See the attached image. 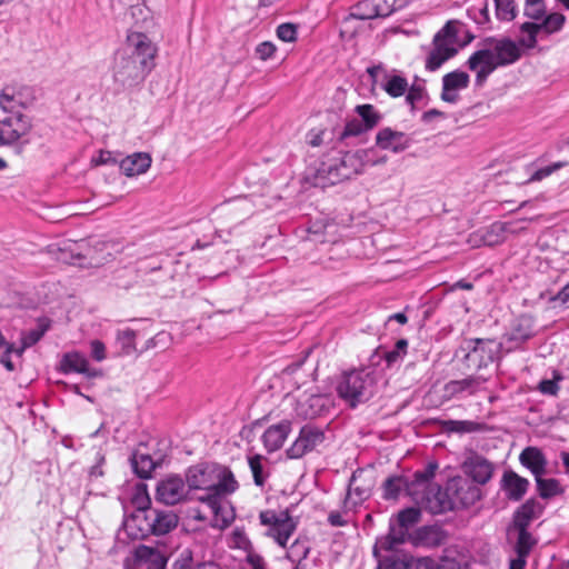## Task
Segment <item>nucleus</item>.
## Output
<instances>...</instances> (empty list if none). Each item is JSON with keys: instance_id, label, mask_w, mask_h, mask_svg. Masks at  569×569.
Wrapping results in <instances>:
<instances>
[{"instance_id": "nucleus-1", "label": "nucleus", "mask_w": 569, "mask_h": 569, "mask_svg": "<svg viewBox=\"0 0 569 569\" xmlns=\"http://www.w3.org/2000/svg\"><path fill=\"white\" fill-rule=\"evenodd\" d=\"M519 46L507 37L482 39L467 61L468 68L476 72V84L481 87L495 70L516 63L521 58Z\"/></svg>"}, {"instance_id": "nucleus-2", "label": "nucleus", "mask_w": 569, "mask_h": 569, "mask_svg": "<svg viewBox=\"0 0 569 569\" xmlns=\"http://www.w3.org/2000/svg\"><path fill=\"white\" fill-rule=\"evenodd\" d=\"M523 16L532 20L519 27L525 34L519 43L527 49L536 48L538 39L559 32L566 22V17L560 12L547 13L545 0H525Z\"/></svg>"}, {"instance_id": "nucleus-3", "label": "nucleus", "mask_w": 569, "mask_h": 569, "mask_svg": "<svg viewBox=\"0 0 569 569\" xmlns=\"http://www.w3.org/2000/svg\"><path fill=\"white\" fill-rule=\"evenodd\" d=\"M376 375L370 369L352 370L343 373L337 392L351 408L368 401L375 393Z\"/></svg>"}, {"instance_id": "nucleus-4", "label": "nucleus", "mask_w": 569, "mask_h": 569, "mask_svg": "<svg viewBox=\"0 0 569 569\" xmlns=\"http://www.w3.org/2000/svg\"><path fill=\"white\" fill-rule=\"evenodd\" d=\"M365 150L356 152H343L339 159L323 161L317 170V180L322 181V186L337 184L351 179L363 169Z\"/></svg>"}, {"instance_id": "nucleus-5", "label": "nucleus", "mask_w": 569, "mask_h": 569, "mask_svg": "<svg viewBox=\"0 0 569 569\" xmlns=\"http://www.w3.org/2000/svg\"><path fill=\"white\" fill-rule=\"evenodd\" d=\"M461 350L466 351L462 358L463 368L478 372L499 357L501 343L495 339L473 338L466 340Z\"/></svg>"}, {"instance_id": "nucleus-6", "label": "nucleus", "mask_w": 569, "mask_h": 569, "mask_svg": "<svg viewBox=\"0 0 569 569\" xmlns=\"http://www.w3.org/2000/svg\"><path fill=\"white\" fill-rule=\"evenodd\" d=\"M419 508L409 507L398 512L396 521L390 520L389 532L378 539L380 548L385 551H393L398 545L406 541L408 530L420 521Z\"/></svg>"}, {"instance_id": "nucleus-7", "label": "nucleus", "mask_w": 569, "mask_h": 569, "mask_svg": "<svg viewBox=\"0 0 569 569\" xmlns=\"http://www.w3.org/2000/svg\"><path fill=\"white\" fill-rule=\"evenodd\" d=\"M456 39L457 32L455 28L450 22H447L433 38V48L426 59V69L428 71H436L442 63L457 54Z\"/></svg>"}, {"instance_id": "nucleus-8", "label": "nucleus", "mask_w": 569, "mask_h": 569, "mask_svg": "<svg viewBox=\"0 0 569 569\" xmlns=\"http://www.w3.org/2000/svg\"><path fill=\"white\" fill-rule=\"evenodd\" d=\"M152 69L146 61H138L136 57H128L123 52L116 58L113 79L122 88H132L140 84Z\"/></svg>"}, {"instance_id": "nucleus-9", "label": "nucleus", "mask_w": 569, "mask_h": 569, "mask_svg": "<svg viewBox=\"0 0 569 569\" xmlns=\"http://www.w3.org/2000/svg\"><path fill=\"white\" fill-rule=\"evenodd\" d=\"M8 114L0 119V144L13 146L17 143L26 144L28 140L21 141L32 129L31 119L21 113L7 112Z\"/></svg>"}, {"instance_id": "nucleus-10", "label": "nucleus", "mask_w": 569, "mask_h": 569, "mask_svg": "<svg viewBox=\"0 0 569 569\" xmlns=\"http://www.w3.org/2000/svg\"><path fill=\"white\" fill-rule=\"evenodd\" d=\"M253 210L252 204L247 199H241L234 202H228L219 207V219L222 228L217 229L214 234L216 237L222 239V233L224 229L229 234L232 233V230L244 222L248 218L251 217Z\"/></svg>"}, {"instance_id": "nucleus-11", "label": "nucleus", "mask_w": 569, "mask_h": 569, "mask_svg": "<svg viewBox=\"0 0 569 569\" xmlns=\"http://www.w3.org/2000/svg\"><path fill=\"white\" fill-rule=\"evenodd\" d=\"M259 519L261 525L269 526L267 535L272 537L279 546L286 548L289 538L296 530V523L288 511L277 515L273 510H264L260 512Z\"/></svg>"}, {"instance_id": "nucleus-12", "label": "nucleus", "mask_w": 569, "mask_h": 569, "mask_svg": "<svg viewBox=\"0 0 569 569\" xmlns=\"http://www.w3.org/2000/svg\"><path fill=\"white\" fill-rule=\"evenodd\" d=\"M34 100V89L26 84H7L0 92V108L3 112H17L18 108L26 109Z\"/></svg>"}, {"instance_id": "nucleus-13", "label": "nucleus", "mask_w": 569, "mask_h": 569, "mask_svg": "<svg viewBox=\"0 0 569 569\" xmlns=\"http://www.w3.org/2000/svg\"><path fill=\"white\" fill-rule=\"evenodd\" d=\"M325 440V433L322 430L315 426H303L297 439L287 449L286 453L289 459H300L305 455L313 451Z\"/></svg>"}, {"instance_id": "nucleus-14", "label": "nucleus", "mask_w": 569, "mask_h": 569, "mask_svg": "<svg viewBox=\"0 0 569 569\" xmlns=\"http://www.w3.org/2000/svg\"><path fill=\"white\" fill-rule=\"evenodd\" d=\"M375 480L371 476L366 475L363 470H356L349 481L345 507H356L370 498Z\"/></svg>"}, {"instance_id": "nucleus-15", "label": "nucleus", "mask_w": 569, "mask_h": 569, "mask_svg": "<svg viewBox=\"0 0 569 569\" xmlns=\"http://www.w3.org/2000/svg\"><path fill=\"white\" fill-rule=\"evenodd\" d=\"M217 478L214 481L213 493H207L206 497H200V500L207 502L214 511L219 508L220 498L226 495L233 493L239 485L234 479L232 471L217 465Z\"/></svg>"}, {"instance_id": "nucleus-16", "label": "nucleus", "mask_w": 569, "mask_h": 569, "mask_svg": "<svg viewBox=\"0 0 569 569\" xmlns=\"http://www.w3.org/2000/svg\"><path fill=\"white\" fill-rule=\"evenodd\" d=\"M217 475L216 463H199L188 469L186 479L190 489L213 493Z\"/></svg>"}, {"instance_id": "nucleus-17", "label": "nucleus", "mask_w": 569, "mask_h": 569, "mask_svg": "<svg viewBox=\"0 0 569 569\" xmlns=\"http://www.w3.org/2000/svg\"><path fill=\"white\" fill-rule=\"evenodd\" d=\"M127 48L130 51L128 57H136L138 61H146V64L154 68L157 47L148 36L142 32H131L127 37Z\"/></svg>"}, {"instance_id": "nucleus-18", "label": "nucleus", "mask_w": 569, "mask_h": 569, "mask_svg": "<svg viewBox=\"0 0 569 569\" xmlns=\"http://www.w3.org/2000/svg\"><path fill=\"white\" fill-rule=\"evenodd\" d=\"M178 516L169 509H158L147 511L144 519V529L156 536L166 535L178 525Z\"/></svg>"}, {"instance_id": "nucleus-19", "label": "nucleus", "mask_w": 569, "mask_h": 569, "mask_svg": "<svg viewBox=\"0 0 569 569\" xmlns=\"http://www.w3.org/2000/svg\"><path fill=\"white\" fill-rule=\"evenodd\" d=\"M470 83V77L467 72L455 70L442 77V90L440 98L448 103H457L459 91L467 89Z\"/></svg>"}, {"instance_id": "nucleus-20", "label": "nucleus", "mask_w": 569, "mask_h": 569, "mask_svg": "<svg viewBox=\"0 0 569 569\" xmlns=\"http://www.w3.org/2000/svg\"><path fill=\"white\" fill-rule=\"evenodd\" d=\"M465 472L478 485H486L493 475V465L483 456L471 452L463 462Z\"/></svg>"}, {"instance_id": "nucleus-21", "label": "nucleus", "mask_w": 569, "mask_h": 569, "mask_svg": "<svg viewBox=\"0 0 569 569\" xmlns=\"http://www.w3.org/2000/svg\"><path fill=\"white\" fill-rule=\"evenodd\" d=\"M186 495L184 481L179 476H169L157 486V500L172 506L182 500Z\"/></svg>"}, {"instance_id": "nucleus-22", "label": "nucleus", "mask_w": 569, "mask_h": 569, "mask_svg": "<svg viewBox=\"0 0 569 569\" xmlns=\"http://www.w3.org/2000/svg\"><path fill=\"white\" fill-rule=\"evenodd\" d=\"M412 143L410 136L402 131H396L389 127L382 128L376 136V144L383 150H391L395 153L407 150Z\"/></svg>"}, {"instance_id": "nucleus-23", "label": "nucleus", "mask_w": 569, "mask_h": 569, "mask_svg": "<svg viewBox=\"0 0 569 569\" xmlns=\"http://www.w3.org/2000/svg\"><path fill=\"white\" fill-rule=\"evenodd\" d=\"M421 505L432 515L443 513L451 510L455 502L448 498L440 486L430 487L421 497Z\"/></svg>"}, {"instance_id": "nucleus-24", "label": "nucleus", "mask_w": 569, "mask_h": 569, "mask_svg": "<svg viewBox=\"0 0 569 569\" xmlns=\"http://www.w3.org/2000/svg\"><path fill=\"white\" fill-rule=\"evenodd\" d=\"M291 429L292 423L287 419L270 426L262 435V442L267 451L274 452L279 450L291 432Z\"/></svg>"}, {"instance_id": "nucleus-25", "label": "nucleus", "mask_w": 569, "mask_h": 569, "mask_svg": "<svg viewBox=\"0 0 569 569\" xmlns=\"http://www.w3.org/2000/svg\"><path fill=\"white\" fill-rule=\"evenodd\" d=\"M528 479L520 477L512 470L503 472L501 479V489L505 491L507 498L512 501H519L527 493L529 488Z\"/></svg>"}, {"instance_id": "nucleus-26", "label": "nucleus", "mask_w": 569, "mask_h": 569, "mask_svg": "<svg viewBox=\"0 0 569 569\" xmlns=\"http://www.w3.org/2000/svg\"><path fill=\"white\" fill-rule=\"evenodd\" d=\"M380 87L389 97L396 99L406 96L409 82L400 71L392 69L385 71Z\"/></svg>"}, {"instance_id": "nucleus-27", "label": "nucleus", "mask_w": 569, "mask_h": 569, "mask_svg": "<svg viewBox=\"0 0 569 569\" xmlns=\"http://www.w3.org/2000/svg\"><path fill=\"white\" fill-rule=\"evenodd\" d=\"M134 557L138 561L147 563V569L167 568L168 557L157 547L140 545L134 550Z\"/></svg>"}, {"instance_id": "nucleus-28", "label": "nucleus", "mask_w": 569, "mask_h": 569, "mask_svg": "<svg viewBox=\"0 0 569 569\" xmlns=\"http://www.w3.org/2000/svg\"><path fill=\"white\" fill-rule=\"evenodd\" d=\"M520 463L531 471L536 477L543 476L547 468V459L543 452L537 447L525 448L519 456Z\"/></svg>"}, {"instance_id": "nucleus-29", "label": "nucleus", "mask_w": 569, "mask_h": 569, "mask_svg": "<svg viewBox=\"0 0 569 569\" xmlns=\"http://www.w3.org/2000/svg\"><path fill=\"white\" fill-rule=\"evenodd\" d=\"M487 379L480 375H470L461 380H450L445 385V392L449 397H456L460 393L468 392L473 395L481 383Z\"/></svg>"}, {"instance_id": "nucleus-30", "label": "nucleus", "mask_w": 569, "mask_h": 569, "mask_svg": "<svg viewBox=\"0 0 569 569\" xmlns=\"http://www.w3.org/2000/svg\"><path fill=\"white\" fill-rule=\"evenodd\" d=\"M151 157L146 152H136L120 161V170L127 177L144 173L151 166Z\"/></svg>"}, {"instance_id": "nucleus-31", "label": "nucleus", "mask_w": 569, "mask_h": 569, "mask_svg": "<svg viewBox=\"0 0 569 569\" xmlns=\"http://www.w3.org/2000/svg\"><path fill=\"white\" fill-rule=\"evenodd\" d=\"M543 507L533 498L522 503L513 515L515 528L528 529L530 522L542 513Z\"/></svg>"}, {"instance_id": "nucleus-32", "label": "nucleus", "mask_w": 569, "mask_h": 569, "mask_svg": "<svg viewBox=\"0 0 569 569\" xmlns=\"http://www.w3.org/2000/svg\"><path fill=\"white\" fill-rule=\"evenodd\" d=\"M438 465L436 462H429L423 470H418L413 473V478L410 482L406 483V488L409 495H417L420 490H428L431 486V480L435 477Z\"/></svg>"}, {"instance_id": "nucleus-33", "label": "nucleus", "mask_w": 569, "mask_h": 569, "mask_svg": "<svg viewBox=\"0 0 569 569\" xmlns=\"http://www.w3.org/2000/svg\"><path fill=\"white\" fill-rule=\"evenodd\" d=\"M378 541L373 546L372 555L377 559V569H408L410 556L406 553L392 552L387 556H381Z\"/></svg>"}, {"instance_id": "nucleus-34", "label": "nucleus", "mask_w": 569, "mask_h": 569, "mask_svg": "<svg viewBox=\"0 0 569 569\" xmlns=\"http://www.w3.org/2000/svg\"><path fill=\"white\" fill-rule=\"evenodd\" d=\"M61 369L63 372H78L88 377L96 376L94 371L89 368L88 359L79 352L66 353L61 360Z\"/></svg>"}, {"instance_id": "nucleus-35", "label": "nucleus", "mask_w": 569, "mask_h": 569, "mask_svg": "<svg viewBox=\"0 0 569 569\" xmlns=\"http://www.w3.org/2000/svg\"><path fill=\"white\" fill-rule=\"evenodd\" d=\"M133 472L141 479L151 477L152 471L157 468L159 462L154 461L149 453H143L136 450L130 458Z\"/></svg>"}, {"instance_id": "nucleus-36", "label": "nucleus", "mask_w": 569, "mask_h": 569, "mask_svg": "<svg viewBox=\"0 0 569 569\" xmlns=\"http://www.w3.org/2000/svg\"><path fill=\"white\" fill-rule=\"evenodd\" d=\"M455 497L463 507H469L480 499V490L475 485L463 481L456 487Z\"/></svg>"}, {"instance_id": "nucleus-37", "label": "nucleus", "mask_w": 569, "mask_h": 569, "mask_svg": "<svg viewBox=\"0 0 569 569\" xmlns=\"http://www.w3.org/2000/svg\"><path fill=\"white\" fill-rule=\"evenodd\" d=\"M132 506L136 509L134 513L132 515L134 519L142 518L144 520L147 511L156 509L151 507V500L144 487L141 489L139 488L134 493L132 498Z\"/></svg>"}, {"instance_id": "nucleus-38", "label": "nucleus", "mask_w": 569, "mask_h": 569, "mask_svg": "<svg viewBox=\"0 0 569 569\" xmlns=\"http://www.w3.org/2000/svg\"><path fill=\"white\" fill-rule=\"evenodd\" d=\"M442 428L447 432L471 433L482 429V425L471 420H446Z\"/></svg>"}, {"instance_id": "nucleus-39", "label": "nucleus", "mask_w": 569, "mask_h": 569, "mask_svg": "<svg viewBox=\"0 0 569 569\" xmlns=\"http://www.w3.org/2000/svg\"><path fill=\"white\" fill-rule=\"evenodd\" d=\"M535 479L537 483V489L542 499H550L555 496L562 493L560 482L557 479H545L542 478V476H538Z\"/></svg>"}, {"instance_id": "nucleus-40", "label": "nucleus", "mask_w": 569, "mask_h": 569, "mask_svg": "<svg viewBox=\"0 0 569 569\" xmlns=\"http://www.w3.org/2000/svg\"><path fill=\"white\" fill-rule=\"evenodd\" d=\"M301 408L308 406L307 409L302 410L306 418H315L320 416L327 408V398L320 395H311L306 402H300Z\"/></svg>"}, {"instance_id": "nucleus-41", "label": "nucleus", "mask_w": 569, "mask_h": 569, "mask_svg": "<svg viewBox=\"0 0 569 569\" xmlns=\"http://www.w3.org/2000/svg\"><path fill=\"white\" fill-rule=\"evenodd\" d=\"M356 112L361 118L360 121L367 128V130L375 128L381 120V114L376 111L372 104L357 106Z\"/></svg>"}, {"instance_id": "nucleus-42", "label": "nucleus", "mask_w": 569, "mask_h": 569, "mask_svg": "<svg viewBox=\"0 0 569 569\" xmlns=\"http://www.w3.org/2000/svg\"><path fill=\"white\" fill-rule=\"evenodd\" d=\"M427 97L428 91L423 83H411L406 92L405 101L410 107V111L415 112L417 103Z\"/></svg>"}, {"instance_id": "nucleus-43", "label": "nucleus", "mask_w": 569, "mask_h": 569, "mask_svg": "<svg viewBox=\"0 0 569 569\" xmlns=\"http://www.w3.org/2000/svg\"><path fill=\"white\" fill-rule=\"evenodd\" d=\"M518 530V539L516 542L517 557L527 558L535 545L531 533L526 528H516Z\"/></svg>"}, {"instance_id": "nucleus-44", "label": "nucleus", "mask_w": 569, "mask_h": 569, "mask_svg": "<svg viewBox=\"0 0 569 569\" xmlns=\"http://www.w3.org/2000/svg\"><path fill=\"white\" fill-rule=\"evenodd\" d=\"M496 7V17L500 21H512L517 16V4L515 0H493Z\"/></svg>"}, {"instance_id": "nucleus-45", "label": "nucleus", "mask_w": 569, "mask_h": 569, "mask_svg": "<svg viewBox=\"0 0 569 569\" xmlns=\"http://www.w3.org/2000/svg\"><path fill=\"white\" fill-rule=\"evenodd\" d=\"M248 463H249L250 470L252 472L254 485L257 487H263L269 473L264 472L263 465H262V456L254 455V456L249 457Z\"/></svg>"}, {"instance_id": "nucleus-46", "label": "nucleus", "mask_w": 569, "mask_h": 569, "mask_svg": "<svg viewBox=\"0 0 569 569\" xmlns=\"http://www.w3.org/2000/svg\"><path fill=\"white\" fill-rule=\"evenodd\" d=\"M351 18L358 19V20H371L378 18L376 14V8L372 0H363L358 2L351 13Z\"/></svg>"}, {"instance_id": "nucleus-47", "label": "nucleus", "mask_w": 569, "mask_h": 569, "mask_svg": "<svg viewBox=\"0 0 569 569\" xmlns=\"http://www.w3.org/2000/svg\"><path fill=\"white\" fill-rule=\"evenodd\" d=\"M467 14L479 26H485L490 22L489 7L486 0H482L479 3L471 6L467 10Z\"/></svg>"}, {"instance_id": "nucleus-48", "label": "nucleus", "mask_w": 569, "mask_h": 569, "mask_svg": "<svg viewBox=\"0 0 569 569\" xmlns=\"http://www.w3.org/2000/svg\"><path fill=\"white\" fill-rule=\"evenodd\" d=\"M407 347H408V341L406 339H399L396 342L395 348L392 350L385 351L383 358L387 362L388 368H391L392 366L398 363L400 360H402V358L407 353Z\"/></svg>"}, {"instance_id": "nucleus-49", "label": "nucleus", "mask_w": 569, "mask_h": 569, "mask_svg": "<svg viewBox=\"0 0 569 569\" xmlns=\"http://www.w3.org/2000/svg\"><path fill=\"white\" fill-rule=\"evenodd\" d=\"M563 379L562 375L557 371V370H553L552 371V379H542L537 389L542 393V395H547V396H557L559 390H560V387H559V381H561Z\"/></svg>"}, {"instance_id": "nucleus-50", "label": "nucleus", "mask_w": 569, "mask_h": 569, "mask_svg": "<svg viewBox=\"0 0 569 569\" xmlns=\"http://www.w3.org/2000/svg\"><path fill=\"white\" fill-rule=\"evenodd\" d=\"M310 552V546L307 541L297 539L289 548L287 558L292 562H302Z\"/></svg>"}, {"instance_id": "nucleus-51", "label": "nucleus", "mask_w": 569, "mask_h": 569, "mask_svg": "<svg viewBox=\"0 0 569 569\" xmlns=\"http://www.w3.org/2000/svg\"><path fill=\"white\" fill-rule=\"evenodd\" d=\"M568 164L569 163L567 161H557V162L551 163L550 166L537 169L533 172H531V174L528 178V180L526 181V183L541 181L545 178L551 176L557 170L567 167Z\"/></svg>"}, {"instance_id": "nucleus-52", "label": "nucleus", "mask_w": 569, "mask_h": 569, "mask_svg": "<svg viewBox=\"0 0 569 569\" xmlns=\"http://www.w3.org/2000/svg\"><path fill=\"white\" fill-rule=\"evenodd\" d=\"M408 483L401 477H389L383 483V498L395 499L399 496L401 487Z\"/></svg>"}, {"instance_id": "nucleus-53", "label": "nucleus", "mask_w": 569, "mask_h": 569, "mask_svg": "<svg viewBox=\"0 0 569 569\" xmlns=\"http://www.w3.org/2000/svg\"><path fill=\"white\" fill-rule=\"evenodd\" d=\"M134 339L136 331L132 329H126L117 333V341L121 345L122 352L126 355H130L136 350Z\"/></svg>"}, {"instance_id": "nucleus-54", "label": "nucleus", "mask_w": 569, "mask_h": 569, "mask_svg": "<svg viewBox=\"0 0 569 569\" xmlns=\"http://www.w3.org/2000/svg\"><path fill=\"white\" fill-rule=\"evenodd\" d=\"M366 131L368 130L360 120L352 119L346 123L342 132L339 136V139L345 140L349 137H358Z\"/></svg>"}, {"instance_id": "nucleus-55", "label": "nucleus", "mask_w": 569, "mask_h": 569, "mask_svg": "<svg viewBox=\"0 0 569 569\" xmlns=\"http://www.w3.org/2000/svg\"><path fill=\"white\" fill-rule=\"evenodd\" d=\"M48 327L47 326H39L36 329H32L28 332H23L21 336V343H24V347H32L36 345L46 333Z\"/></svg>"}, {"instance_id": "nucleus-56", "label": "nucleus", "mask_w": 569, "mask_h": 569, "mask_svg": "<svg viewBox=\"0 0 569 569\" xmlns=\"http://www.w3.org/2000/svg\"><path fill=\"white\" fill-rule=\"evenodd\" d=\"M277 37L284 42H293L297 39V27L293 23H281L277 28Z\"/></svg>"}, {"instance_id": "nucleus-57", "label": "nucleus", "mask_w": 569, "mask_h": 569, "mask_svg": "<svg viewBox=\"0 0 569 569\" xmlns=\"http://www.w3.org/2000/svg\"><path fill=\"white\" fill-rule=\"evenodd\" d=\"M376 8V14L378 18L389 17L395 12V0H372Z\"/></svg>"}, {"instance_id": "nucleus-58", "label": "nucleus", "mask_w": 569, "mask_h": 569, "mask_svg": "<svg viewBox=\"0 0 569 569\" xmlns=\"http://www.w3.org/2000/svg\"><path fill=\"white\" fill-rule=\"evenodd\" d=\"M192 562V552L184 549L179 553V557L172 563V569H189Z\"/></svg>"}, {"instance_id": "nucleus-59", "label": "nucleus", "mask_w": 569, "mask_h": 569, "mask_svg": "<svg viewBox=\"0 0 569 569\" xmlns=\"http://www.w3.org/2000/svg\"><path fill=\"white\" fill-rule=\"evenodd\" d=\"M276 52V46L272 42L264 41L257 46L256 53L261 60H267Z\"/></svg>"}, {"instance_id": "nucleus-60", "label": "nucleus", "mask_w": 569, "mask_h": 569, "mask_svg": "<svg viewBox=\"0 0 569 569\" xmlns=\"http://www.w3.org/2000/svg\"><path fill=\"white\" fill-rule=\"evenodd\" d=\"M408 569H436L435 562L429 558L415 559L410 556Z\"/></svg>"}, {"instance_id": "nucleus-61", "label": "nucleus", "mask_w": 569, "mask_h": 569, "mask_svg": "<svg viewBox=\"0 0 569 569\" xmlns=\"http://www.w3.org/2000/svg\"><path fill=\"white\" fill-rule=\"evenodd\" d=\"M246 562L250 566L251 569H264L266 566L263 558L256 553L252 549L248 550Z\"/></svg>"}, {"instance_id": "nucleus-62", "label": "nucleus", "mask_w": 569, "mask_h": 569, "mask_svg": "<svg viewBox=\"0 0 569 569\" xmlns=\"http://www.w3.org/2000/svg\"><path fill=\"white\" fill-rule=\"evenodd\" d=\"M91 356L97 361L106 359V346L100 340H92L91 343Z\"/></svg>"}, {"instance_id": "nucleus-63", "label": "nucleus", "mask_w": 569, "mask_h": 569, "mask_svg": "<svg viewBox=\"0 0 569 569\" xmlns=\"http://www.w3.org/2000/svg\"><path fill=\"white\" fill-rule=\"evenodd\" d=\"M94 166L114 164L117 159L113 157L111 151L101 150L97 158L92 159Z\"/></svg>"}, {"instance_id": "nucleus-64", "label": "nucleus", "mask_w": 569, "mask_h": 569, "mask_svg": "<svg viewBox=\"0 0 569 569\" xmlns=\"http://www.w3.org/2000/svg\"><path fill=\"white\" fill-rule=\"evenodd\" d=\"M550 301L569 308V282L556 296L551 297Z\"/></svg>"}]
</instances>
